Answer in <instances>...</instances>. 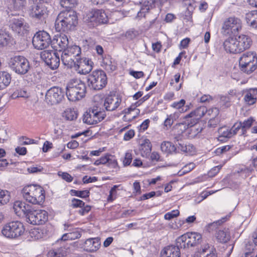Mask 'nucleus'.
Segmentation results:
<instances>
[{"instance_id":"nucleus-63","label":"nucleus","mask_w":257,"mask_h":257,"mask_svg":"<svg viewBox=\"0 0 257 257\" xmlns=\"http://www.w3.org/2000/svg\"><path fill=\"white\" fill-rule=\"evenodd\" d=\"M195 167V164L194 163H190L185 166L183 168V173H187L194 169Z\"/></svg>"},{"instance_id":"nucleus-17","label":"nucleus","mask_w":257,"mask_h":257,"mask_svg":"<svg viewBox=\"0 0 257 257\" xmlns=\"http://www.w3.org/2000/svg\"><path fill=\"white\" fill-rule=\"evenodd\" d=\"M121 99L115 94H110L107 96L104 100H102L101 106L104 107L106 110L112 111L119 106Z\"/></svg>"},{"instance_id":"nucleus-4","label":"nucleus","mask_w":257,"mask_h":257,"mask_svg":"<svg viewBox=\"0 0 257 257\" xmlns=\"http://www.w3.org/2000/svg\"><path fill=\"white\" fill-rule=\"evenodd\" d=\"M22 193L26 200L33 204H40L44 201L45 198V191L39 185H30L25 186L22 190Z\"/></svg>"},{"instance_id":"nucleus-45","label":"nucleus","mask_w":257,"mask_h":257,"mask_svg":"<svg viewBox=\"0 0 257 257\" xmlns=\"http://www.w3.org/2000/svg\"><path fill=\"white\" fill-rule=\"evenodd\" d=\"M227 217L222 218L221 219L218 220L217 221H214L212 223H209L206 226V229L209 231L211 232L213 231L214 229H215L218 225H220L223 222L226 221Z\"/></svg>"},{"instance_id":"nucleus-47","label":"nucleus","mask_w":257,"mask_h":257,"mask_svg":"<svg viewBox=\"0 0 257 257\" xmlns=\"http://www.w3.org/2000/svg\"><path fill=\"white\" fill-rule=\"evenodd\" d=\"M70 192L72 195L79 197L81 198H87L90 195V192L87 190L83 191L71 190Z\"/></svg>"},{"instance_id":"nucleus-30","label":"nucleus","mask_w":257,"mask_h":257,"mask_svg":"<svg viewBox=\"0 0 257 257\" xmlns=\"http://www.w3.org/2000/svg\"><path fill=\"white\" fill-rule=\"evenodd\" d=\"M11 75L6 71L0 72V90H3L7 87L11 83Z\"/></svg>"},{"instance_id":"nucleus-29","label":"nucleus","mask_w":257,"mask_h":257,"mask_svg":"<svg viewBox=\"0 0 257 257\" xmlns=\"http://www.w3.org/2000/svg\"><path fill=\"white\" fill-rule=\"evenodd\" d=\"M101 164H106L108 167L111 168H115L117 166L116 160L113 156L109 154H106L100 158Z\"/></svg>"},{"instance_id":"nucleus-36","label":"nucleus","mask_w":257,"mask_h":257,"mask_svg":"<svg viewBox=\"0 0 257 257\" xmlns=\"http://www.w3.org/2000/svg\"><path fill=\"white\" fill-rule=\"evenodd\" d=\"M72 225L71 224H65L64 230L69 231L68 232V238L70 240H74L79 238L81 237V234L77 229L71 228Z\"/></svg>"},{"instance_id":"nucleus-21","label":"nucleus","mask_w":257,"mask_h":257,"mask_svg":"<svg viewBox=\"0 0 257 257\" xmlns=\"http://www.w3.org/2000/svg\"><path fill=\"white\" fill-rule=\"evenodd\" d=\"M180 246L179 244L176 245H168L164 247L161 252V257H181Z\"/></svg>"},{"instance_id":"nucleus-28","label":"nucleus","mask_w":257,"mask_h":257,"mask_svg":"<svg viewBox=\"0 0 257 257\" xmlns=\"http://www.w3.org/2000/svg\"><path fill=\"white\" fill-rule=\"evenodd\" d=\"M152 146L150 141L145 139L141 141L140 150L143 156H147L150 155L152 150Z\"/></svg>"},{"instance_id":"nucleus-8","label":"nucleus","mask_w":257,"mask_h":257,"mask_svg":"<svg viewBox=\"0 0 257 257\" xmlns=\"http://www.w3.org/2000/svg\"><path fill=\"white\" fill-rule=\"evenodd\" d=\"M84 22L91 23V26L97 24H106L108 21V16L103 10H93L88 13L83 18Z\"/></svg>"},{"instance_id":"nucleus-44","label":"nucleus","mask_w":257,"mask_h":257,"mask_svg":"<svg viewBox=\"0 0 257 257\" xmlns=\"http://www.w3.org/2000/svg\"><path fill=\"white\" fill-rule=\"evenodd\" d=\"M254 94L253 91H250V88L244 96V99L249 105H252L256 102V98L253 96Z\"/></svg>"},{"instance_id":"nucleus-19","label":"nucleus","mask_w":257,"mask_h":257,"mask_svg":"<svg viewBox=\"0 0 257 257\" xmlns=\"http://www.w3.org/2000/svg\"><path fill=\"white\" fill-rule=\"evenodd\" d=\"M210 109L207 110L205 106H200L197 108L195 110L192 111L190 113L185 116V118H191L190 120L193 121V123L197 121L203 117L206 113L210 114Z\"/></svg>"},{"instance_id":"nucleus-18","label":"nucleus","mask_w":257,"mask_h":257,"mask_svg":"<svg viewBox=\"0 0 257 257\" xmlns=\"http://www.w3.org/2000/svg\"><path fill=\"white\" fill-rule=\"evenodd\" d=\"M68 38L64 34L55 36L52 39V47L59 51H63L68 46Z\"/></svg>"},{"instance_id":"nucleus-1","label":"nucleus","mask_w":257,"mask_h":257,"mask_svg":"<svg viewBox=\"0 0 257 257\" xmlns=\"http://www.w3.org/2000/svg\"><path fill=\"white\" fill-rule=\"evenodd\" d=\"M78 24V17L73 10L62 11L57 16L55 22L57 32H66L73 29Z\"/></svg>"},{"instance_id":"nucleus-34","label":"nucleus","mask_w":257,"mask_h":257,"mask_svg":"<svg viewBox=\"0 0 257 257\" xmlns=\"http://www.w3.org/2000/svg\"><path fill=\"white\" fill-rule=\"evenodd\" d=\"M101 65L108 72H112L115 70L117 67L115 62L109 57L103 59Z\"/></svg>"},{"instance_id":"nucleus-23","label":"nucleus","mask_w":257,"mask_h":257,"mask_svg":"<svg viewBox=\"0 0 257 257\" xmlns=\"http://www.w3.org/2000/svg\"><path fill=\"white\" fill-rule=\"evenodd\" d=\"M100 245V239L98 237L90 238L84 242L83 247L84 249L88 252L96 251Z\"/></svg>"},{"instance_id":"nucleus-56","label":"nucleus","mask_w":257,"mask_h":257,"mask_svg":"<svg viewBox=\"0 0 257 257\" xmlns=\"http://www.w3.org/2000/svg\"><path fill=\"white\" fill-rule=\"evenodd\" d=\"M20 144L22 145H26L35 143V140L30 139L26 137H22L19 139Z\"/></svg>"},{"instance_id":"nucleus-2","label":"nucleus","mask_w":257,"mask_h":257,"mask_svg":"<svg viewBox=\"0 0 257 257\" xmlns=\"http://www.w3.org/2000/svg\"><path fill=\"white\" fill-rule=\"evenodd\" d=\"M252 44L251 38L245 35L237 37H229L223 43L225 50L230 53H239L250 48Z\"/></svg>"},{"instance_id":"nucleus-7","label":"nucleus","mask_w":257,"mask_h":257,"mask_svg":"<svg viewBox=\"0 0 257 257\" xmlns=\"http://www.w3.org/2000/svg\"><path fill=\"white\" fill-rule=\"evenodd\" d=\"M25 228L19 221H12L6 224L2 230L4 236L9 238H17L23 234Z\"/></svg>"},{"instance_id":"nucleus-46","label":"nucleus","mask_w":257,"mask_h":257,"mask_svg":"<svg viewBox=\"0 0 257 257\" xmlns=\"http://www.w3.org/2000/svg\"><path fill=\"white\" fill-rule=\"evenodd\" d=\"M10 39L9 34L5 30H0V46L7 44Z\"/></svg>"},{"instance_id":"nucleus-62","label":"nucleus","mask_w":257,"mask_h":257,"mask_svg":"<svg viewBox=\"0 0 257 257\" xmlns=\"http://www.w3.org/2000/svg\"><path fill=\"white\" fill-rule=\"evenodd\" d=\"M220 131L221 132V136H220V138H230L232 137H233V135L231 133L230 129L229 130L227 129L226 131H224L223 132H222V130H221Z\"/></svg>"},{"instance_id":"nucleus-16","label":"nucleus","mask_w":257,"mask_h":257,"mask_svg":"<svg viewBox=\"0 0 257 257\" xmlns=\"http://www.w3.org/2000/svg\"><path fill=\"white\" fill-rule=\"evenodd\" d=\"M10 26L13 31L20 35L25 34L29 28L24 19L19 16L10 19Z\"/></svg>"},{"instance_id":"nucleus-61","label":"nucleus","mask_w":257,"mask_h":257,"mask_svg":"<svg viewBox=\"0 0 257 257\" xmlns=\"http://www.w3.org/2000/svg\"><path fill=\"white\" fill-rule=\"evenodd\" d=\"M91 210V206L89 205L84 206L78 211L79 213L81 215L87 214Z\"/></svg>"},{"instance_id":"nucleus-51","label":"nucleus","mask_w":257,"mask_h":257,"mask_svg":"<svg viewBox=\"0 0 257 257\" xmlns=\"http://www.w3.org/2000/svg\"><path fill=\"white\" fill-rule=\"evenodd\" d=\"M179 215V211L178 210H174L171 212H168L164 215L165 219L170 220Z\"/></svg>"},{"instance_id":"nucleus-25","label":"nucleus","mask_w":257,"mask_h":257,"mask_svg":"<svg viewBox=\"0 0 257 257\" xmlns=\"http://www.w3.org/2000/svg\"><path fill=\"white\" fill-rule=\"evenodd\" d=\"M90 109L91 113L94 114V116L96 118L95 119L97 123L102 121L106 116V114L103 110V108H102L101 104H95L90 108Z\"/></svg>"},{"instance_id":"nucleus-40","label":"nucleus","mask_w":257,"mask_h":257,"mask_svg":"<svg viewBox=\"0 0 257 257\" xmlns=\"http://www.w3.org/2000/svg\"><path fill=\"white\" fill-rule=\"evenodd\" d=\"M95 116H94V114L91 113L89 108V110L83 114V121L84 123L88 124H97L95 119Z\"/></svg>"},{"instance_id":"nucleus-14","label":"nucleus","mask_w":257,"mask_h":257,"mask_svg":"<svg viewBox=\"0 0 257 257\" xmlns=\"http://www.w3.org/2000/svg\"><path fill=\"white\" fill-rule=\"evenodd\" d=\"M48 220V213L44 210L31 211L26 219L27 222L34 224L40 225L45 223Z\"/></svg>"},{"instance_id":"nucleus-27","label":"nucleus","mask_w":257,"mask_h":257,"mask_svg":"<svg viewBox=\"0 0 257 257\" xmlns=\"http://www.w3.org/2000/svg\"><path fill=\"white\" fill-rule=\"evenodd\" d=\"M239 66L240 70L246 74H250L257 68V63L254 62L247 63L239 61Z\"/></svg>"},{"instance_id":"nucleus-24","label":"nucleus","mask_w":257,"mask_h":257,"mask_svg":"<svg viewBox=\"0 0 257 257\" xmlns=\"http://www.w3.org/2000/svg\"><path fill=\"white\" fill-rule=\"evenodd\" d=\"M188 125L190 126L186 130L185 132L188 137L190 139L194 138L203 130V128L197 122L193 123V121L191 120L190 123L188 122Z\"/></svg>"},{"instance_id":"nucleus-3","label":"nucleus","mask_w":257,"mask_h":257,"mask_svg":"<svg viewBox=\"0 0 257 257\" xmlns=\"http://www.w3.org/2000/svg\"><path fill=\"white\" fill-rule=\"evenodd\" d=\"M86 93V85L80 79H71L67 84L66 95L70 101H76L80 100L85 96Z\"/></svg>"},{"instance_id":"nucleus-10","label":"nucleus","mask_w":257,"mask_h":257,"mask_svg":"<svg viewBox=\"0 0 257 257\" xmlns=\"http://www.w3.org/2000/svg\"><path fill=\"white\" fill-rule=\"evenodd\" d=\"M202 236L196 232L187 233L179 237L177 239V245L179 244L181 248L194 246L200 243Z\"/></svg>"},{"instance_id":"nucleus-41","label":"nucleus","mask_w":257,"mask_h":257,"mask_svg":"<svg viewBox=\"0 0 257 257\" xmlns=\"http://www.w3.org/2000/svg\"><path fill=\"white\" fill-rule=\"evenodd\" d=\"M26 0H11V6L16 11L22 10L26 5Z\"/></svg>"},{"instance_id":"nucleus-38","label":"nucleus","mask_w":257,"mask_h":257,"mask_svg":"<svg viewBox=\"0 0 257 257\" xmlns=\"http://www.w3.org/2000/svg\"><path fill=\"white\" fill-rule=\"evenodd\" d=\"M246 20L251 27L257 29V11H252L246 14Z\"/></svg>"},{"instance_id":"nucleus-9","label":"nucleus","mask_w":257,"mask_h":257,"mask_svg":"<svg viewBox=\"0 0 257 257\" xmlns=\"http://www.w3.org/2000/svg\"><path fill=\"white\" fill-rule=\"evenodd\" d=\"M241 20L235 17H230L224 21L222 33L225 35H235L241 30Z\"/></svg>"},{"instance_id":"nucleus-54","label":"nucleus","mask_w":257,"mask_h":257,"mask_svg":"<svg viewBox=\"0 0 257 257\" xmlns=\"http://www.w3.org/2000/svg\"><path fill=\"white\" fill-rule=\"evenodd\" d=\"M58 175L67 182H71L73 180V177L67 172H59Z\"/></svg>"},{"instance_id":"nucleus-39","label":"nucleus","mask_w":257,"mask_h":257,"mask_svg":"<svg viewBox=\"0 0 257 257\" xmlns=\"http://www.w3.org/2000/svg\"><path fill=\"white\" fill-rule=\"evenodd\" d=\"M239 61L247 63L254 62L257 63V57L256 54L253 52H247L244 53L239 58Z\"/></svg>"},{"instance_id":"nucleus-12","label":"nucleus","mask_w":257,"mask_h":257,"mask_svg":"<svg viewBox=\"0 0 257 257\" xmlns=\"http://www.w3.org/2000/svg\"><path fill=\"white\" fill-rule=\"evenodd\" d=\"M65 92L59 87H52L47 90L45 95V100L51 105L61 102L64 98Z\"/></svg>"},{"instance_id":"nucleus-6","label":"nucleus","mask_w":257,"mask_h":257,"mask_svg":"<svg viewBox=\"0 0 257 257\" xmlns=\"http://www.w3.org/2000/svg\"><path fill=\"white\" fill-rule=\"evenodd\" d=\"M8 65L11 70L21 75L27 74L31 68L29 60L20 55L12 57L8 61Z\"/></svg>"},{"instance_id":"nucleus-50","label":"nucleus","mask_w":257,"mask_h":257,"mask_svg":"<svg viewBox=\"0 0 257 257\" xmlns=\"http://www.w3.org/2000/svg\"><path fill=\"white\" fill-rule=\"evenodd\" d=\"M230 97L229 95H221L220 97V103L225 107H228L230 105Z\"/></svg>"},{"instance_id":"nucleus-33","label":"nucleus","mask_w":257,"mask_h":257,"mask_svg":"<svg viewBox=\"0 0 257 257\" xmlns=\"http://www.w3.org/2000/svg\"><path fill=\"white\" fill-rule=\"evenodd\" d=\"M164 0H142L140 2L141 8L147 12L156 7L159 3H162Z\"/></svg>"},{"instance_id":"nucleus-55","label":"nucleus","mask_w":257,"mask_h":257,"mask_svg":"<svg viewBox=\"0 0 257 257\" xmlns=\"http://www.w3.org/2000/svg\"><path fill=\"white\" fill-rule=\"evenodd\" d=\"M242 126L241 121L235 123L230 128L233 136L236 135L240 131Z\"/></svg>"},{"instance_id":"nucleus-49","label":"nucleus","mask_w":257,"mask_h":257,"mask_svg":"<svg viewBox=\"0 0 257 257\" xmlns=\"http://www.w3.org/2000/svg\"><path fill=\"white\" fill-rule=\"evenodd\" d=\"M185 104V100L184 99H181L180 101L177 102H174L171 104L172 107L179 109V112H182L186 111L187 109L184 110V108H182Z\"/></svg>"},{"instance_id":"nucleus-59","label":"nucleus","mask_w":257,"mask_h":257,"mask_svg":"<svg viewBox=\"0 0 257 257\" xmlns=\"http://www.w3.org/2000/svg\"><path fill=\"white\" fill-rule=\"evenodd\" d=\"M132 161V156L130 153H126L125 157L123 161V164L124 166H128L130 165Z\"/></svg>"},{"instance_id":"nucleus-37","label":"nucleus","mask_w":257,"mask_h":257,"mask_svg":"<svg viewBox=\"0 0 257 257\" xmlns=\"http://www.w3.org/2000/svg\"><path fill=\"white\" fill-rule=\"evenodd\" d=\"M161 149L163 152L167 155L176 153V151H177L175 145H173L171 142L167 141H164L162 143Z\"/></svg>"},{"instance_id":"nucleus-13","label":"nucleus","mask_w":257,"mask_h":257,"mask_svg":"<svg viewBox=\"0 0 257 257\" xmlns=\"http://www.w3.org/2000/svg\"><path fill=\"white\" fill-rule=\"evenodd\" d=\"M41 58L51 69H57L60 64L59 54L52 50H44L41 52Z\"/></svg>"},{"instance_id":"nucleus-52","label":"nucleus","mask_w":257,"mask_h":257,"mask_svg":"<svg viewBox=\"0 0 257 257\" xmlns=\"http://www.w3.org/2000/svg\"><path fill=\"white\" fill-rule=\"evenodd\" d=\"M14 98L16 97H27L28 96L26 91L23 89H18L16 90L12 95Z\"/></svg>"},{"instance_id":"nucleus-20","label":"nucleus","mask_w":257,"mask_h":257,"mask_svg":"<svg viewBox=\"0 0 257 257\" xmlns=\"http://www.w3.org/2000/svg\"><path fill=\"white\" fill-rule=\"evenodd\" d=\"M13 209L16 214L19 216H25L27 218L28 214L32 210L31 206L25 202L16 201L15 202Z\"/></svg>"},{"instance_id":"nucleus-53","label":"nucleus","mask_w":257,"mask_h":257,"mask_svg":"<svg viewBox=\"0 0 257 257\" xmlns=\"http://www.w3.org/2000/svg\"><path fill=\"white\" fill-rule=\"evenodd\" d=\"M71 203V206L73 208H82L85 205V203L83 201L76 198H73Z\"/></svg>"},{"instance_id":"nucleus-5","label":"nucleus","mask_w":257,"mask_h":257,"mask_svg":"<svg viewBox=\"0 0 257 257\" xmlns=\"http://www.w3.org/2000/svg\"><path fill=\"white\" fill-rule=\"evenodd\" d=\"M107 83L106 73L101 70L92 72L87 77V85L92 90H100L103 88Z\"/></svg>"},{"instance_id":"nucleus-35","label":"nucleus","mask_w":257,"mask_h":257,"mask_svg":"<svg viewBox=\"0 0 257 257\" xmlns=\"http://www.w3.org/2000/svg\"><path fill=\"white\" fill-rule=\"evenodd\" d=\"M63 51L75 58L76 60L80 57L81 53V48L77 45L68 46Z\"/></svg>"},{"instance_id":"nucleus-43","label":"nucleus","mask_w":257,"mask_h":257,"mask_svg":"<svg viewBox=\"0 0 257 257\" xmlns=\"http://www.w3.org/2000/svg\"><path fill=\"white\" fill-rule=\"evenodd\" d=\"M78 113L74 109H69L65 110L63 113V117L67 120H74L77 118Z\"/></svg>"},{"instance_id":"nucleus-22","label":"nucleus","mask_w":257,"mask_h":257,"mask_svg":"<svg viewBox=\"0 0 257 257\" xmlns=\"http://www.w3.org/2000/svg\"><path fill=\"white\" fill-rule=\"evenodd\" d=\"M61 246L49 251L47 257H63L69 252V247L67 244L60 243Z\"/></svg>"},{"instance_id":"nucleus-15","label":"nucleus","mask_w":257,"mask_h":257,"mask_svg":"<svg viewBox=\"0 0 257 257\" xmlns=\"http://www.w3.org/2000/svg\"><path fill=\"white\" fill-rule=\"evenodd\" d=\"M93 63L91 59L86 58L79 57L75 60L74 69L80 74L89 73L92 69Z\"/></svg>"},{"instance_id":"nucleus-31","label":"nucleus","mask_w":257,"mask_h":257,"mask_svg":"<svg viewBox=\"0 0 257 257\" xmlns=\"http://www.w3.org/2000/svg\"><path fill=\"white\" fill-rule=\"evenodd\" d=\"M216 237L218 241L221 243H226L230 238V233L228 228L219 230L217 231Z\"/></svg>"},{"instance_id":"nucleus-57","label":"nucleus","mask_w":257,"mask_h":257,"mask_svg":"<svg viewBox=\"0 0 257 257\" xmlns=\"http://www.w3.org/2000/svg\"><path fill=\"white\" fill-rule=\"evenodd\" d=\"M43 167L41 166H32L27 169V170L29 173H37L41 172L43 170Z\"/></svg>"},{"instance_id":"nucleus-42","label":"nucleus","mask_w":257,"mask_h":257,"mask_svg":"<svg viewBox=\"0 0 257 257\" xmlns=\"http://www.w3.org/2000/svg\"><path fill=\"white\" fill-rule=\"evenodd\" d=\"M60 5L66 10H72L77 5V0H60Z\"/></svg>"},{"instance_id":"nucleus-11","label":"nucleus","mask_w":257,"mask_h":257,"mask_svg":"<svg viewBox=\"0 0 257 257\" xmlns=\"http://www.w3.org/2000/svg\"><path fill=\"white\" fill-rule=\"evenodd\" d=\"M32 43L35 48L43 50L47 48L50 44L52 45V39L47 32L39 31L33 37Z\"/></svg>"},{"instance_id":"nucleus-64","label":"nucleus","mask_w":257,"mask_h":257,"mask_svg":"<svg viewBox=\"0 0 257 257\" xmlns=\"http://www.w3.org/2000/svg\"><path fill=\"white\" fill-rule=\"evenodd\" d=\"M130 74L136 78H140L143 77L144 75L143 71H131Z\"/></svg>"},{"instance_id":"nucleus-26","label":"nucleus","mask_w":257,"mask_h":257,"mask_svg":"<svg viewBox=\"0 0 257 257\" xmlns=\"http://www.w3.org/2000/svg\"><path fill=\"white\" fill-rule=\"evenodd\" d=\"M177 148L176 153H186L189 154H192L195 152V148L192 144L185 143L184 141H181L178 143H176L175 145Z\"/></svg>"},{"instance_id":"nucleus-60","label":"nucleus","mask_w":257,"mask_h":257,"mask_svg":"<svg viewBox=\"0 0 257 257\" xmlns=\"http://www.w3.org/2000/svg\"><path fill=\"white\" fill-rule=\"evenodd\" d=\"M135 136V132L133 130H130L126 132L123 137V140L127 141L132 139Z\"/></svg>"},{"instance_id":"nucleus-48","label":"nucleus","mask_w":257,"mask_h":257,"mask_svg":"<svg viewBox=\"0 0 257 257\" xmlns=\"http://www.w3.org/2000/svg\"><path fill=\"white\" fill-rule=\"evenodd\" d=\"M10 198L8 191L0 189V205L7 204L9 201Z\"/></svg>"},{"instance_id":"nucleus-58","label":"nucleus","mask_w":257,"mask_h":257,"mask_svg":"<svg viewBox=\"0 0 257 257\" xmlns=\"http://www.w3.org/2000/svg\"><path fill=\"white\" fill-rule=\"evenodd\" d=\"M254 119L253 117H250L247 118L246 120H244L242 122H241V124L244 128H249L252 125L253 122L254 121Z\"/></svg>"},{"instance_id":"nucleus-32","label":"nucleus","mask_w":257,"mask_h":257,"mask_svg":"<svg viewBox=\"0 0 257 257\" xmlns=\"http://www.w3.org/2000/svg\"><path fill=\"white\" fill-rule=\"evenodd\" d=\"M75 58L63 51L61 54V61L64 65L67 68H73L75 64Z\"/></svg>"}]
</instances>
